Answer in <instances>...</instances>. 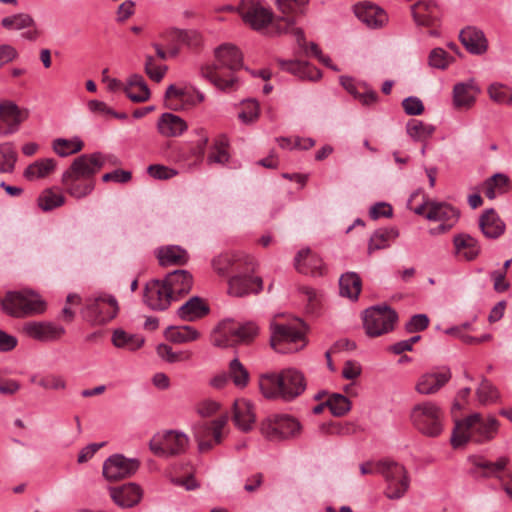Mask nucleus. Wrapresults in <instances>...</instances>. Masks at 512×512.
<instances>
[{"instance_id":"37998d69","label":"nucleus","mask_w":512,"mask_h":512,"mask_svg":"<svg viewBox=\"0 0 512 512\" xmlns=\"http://www.w3.org/2000/svg\"><path fill=\"white\" fill-rule=\"evenodd\" d=\"M399 232L395 228L377 229L369 240L368 253L371 254L376 250L385 249L389 246V241L396 239Z\"/></svg>"},{"instance_id":"2f4dec72","label":"nucleus","mask_w":512,"mask_h":512,"mask_svg":"<svg viewBox=\"0 0 512 512\" xmlns=\"http://www.w3.org/2000/svg\"><path fill=\"white\" fill-rule=\"evenodd\" d=\"M483 235L489 239L500 237L505 231V223L493 209H487L479 219Z\"/></svg>"},{"instance_id":"aec40b11","label":"nucleus","mask_w":512,"mask_h":512,"mask_svg":"<svg viewBox=\"0 0 512 512\" xmlns=\"http://www.w3.org/2000/svg\"><path fill=\"white\" fill-rule=\"evenodd\" d=\"M451 376V371L447 367L432 370L419 377L415 389L422 395L435 394L449 382Z\"/></svg>"},{"instance_id":"412c9836","label":"nucleus","mask_w":512,"mask_h":512,"mask_svg":"<svg viewBox=\"0 0 512 512\" xmlns=\"http://www.w3.org/2000/svg\"><path fill=\"white\" fill-rule=\"evenodd\" d=\"M173 297L165 281L152 280L144 289V302L153 310H165L169 307Z\"/></svg>"},{"instance_id":"5701e85b","label":"nucleus","mask_w":512,"mask_h":512,"mask_svg":"<svg viewBox=\"0 0 512 512\" xmlns=\"http://www.w3.org/2000/svg\"><path fill=\"white\" fill-rule=\"evenodd\" d=\"M469 461L472 463V468L470 469V474L473 477H483V478H491V477H499V474L505 470L509 463V459L505 456L499 457L496 461H489L480 456H473L469 458Z\"/></svg>"},{"instance_id":"f3484780","label":"nucleus","mask_w":512,"mask_h":512,"mask_svg":"<svg viewBox=\"0 0 512 512\" xmlns=\"http://www.w3.org/2000/svg\"><path fill=\"white\" fill-rule=\"evenodd\" d=\"M28 115L27 110L20 109L12 101L0 102V136H8L17 132Z\"/></svg>"},{"instance_id":"6ab92c4d","label":"nucleus","mask_w":512,"mask_h":512,"mask_svg":"<svg viewBox=\"0 0 512 512\" xmlns=\"http://www.w3.org/2000/svg\"><path fill=\"white\" fill-rule=\"evenodd\" d=\"M429 220L441 222L434 230L436 233H445L450 230L458 221V211L447 203L431 202L428 204Z\"/></svg>"},{"instance_id":"ddd939ff","label":"nucleus","mask_w":512,"mask_h":512,"mask_svg":"<svg viewBox=\"0 0 512 512\" xmlns=\"http://www.w3.org/2000/svg\"><path fill=\"white\" fill-rule=\"evenodd\" d=\"M211 265L213 270L220 276H226L232 270L253 271L255 261L254 258L243 252H224L215 256Z\"/></svg>"},{"instance_id":"8fccbe9b","label":"nucleus","mask_w":512,"mask_h":512,"mask_svg":"<svg viewBox=\"0 0 512 512\" xmlns=\"http://www.w3.org/2000/svg\"><path fill=\"white\" fill-rule=\"evenodd\" d=\"M476 396L481 405H490L499 399L500 394L497 388L484 378L476 389Z\"/></svg>"},{"instance_id":"c03bdc74","label":"nucleus","mask_w":512,"mask_h":512,"mask_svg":"<svg viewBox=\"0 0 512 512\" xmlns=\"http://www.w3.org/2000/svg\"><path fill=\"white\" fill-rule=\"evenodd\" d=\"M166 338L174 343H187L197 340L200 333L191 326H171L166 329Z\"/></svg>"},{"instance_id":"0e129e2a","label":"nucleus","mask_w":512,"mask_h":512,"mask_svg":"<svg viewBox=\"0 0 512 512\" xmlns=\"http://www.w3.org/2000/svg\"><path fill=\"white\" fill-rule=\"evenodd\" d=\"M402 106L406 114L415 116L420 115L424 111L422 101L417 97H407L402 101Z\"/></svg>"},{"instance_id":"a19ab883","label":"nucleus","mask_w":512,"mask_h":512,"mask_svg":"<svg viewBox=\"0 0 512 512\" xmlns=\"http://www.w3.org/2000/svg\"><path fill=\"white\" fill-rule=\"evenodd\" d=\"M308 0H277L278 9L285 16L279 21L283 22L288 28L294 25V16L303 12Z\"/></svg>"},{"instance_id":"1a4fd4ad","label":"nucleus","mask_w":512,"mask_h":512,"mask_svg":"<svg viewBox=\"0 0 512 512\" xmlns=\"http://www.w3.org/2000/svg\"><path fill=\"white\" fill-rule=\"evenodd\" d=\"M398 315L387 305H377L364 311L363 326L369 337H379L394 329Z\"/></svg>"},{"instance_id":"864d4df0","label":"nucleus","mask_w":512,"mask_h":512,"mask_svg":"<svg viewBox=\"0 0 512 512\" xmlns=\"http://www.w3.org/2000/svg\"><path fill=\"white\" fill-rule=\"evenodd\" d=\"M38 206L43 211H50L64 204L65 198L62 194L54 192L52 189H45L38 197Z\"/></svg>"},{"instance_id":"774afa93","label":"nucleus","mask_w":512,"mask_h":512,"mask_svg":"<svg viewBox=\"0 0 512 512\" xmlns=\"http://www.w3.org/2000/svg\"><path fill=\"white\" fill-rule=\"evenodd\" d=\"M429 319L425 314L414 315L406 324V330L410 333L422 331L427 328Z\"/></svg>"},{"instance_id":"4c0bfd02","label":"nucleus","mask_w":512,"mask_h":512,"mask_svg":"<svg viewBox=\"0 0 512 512\" xmlns=\"http://www.w3.org/2000/svg\"><path fill=\"white\" fill-rule=\"evenodd\" d=\"M322 267L321 259L313 254L310 249L300 250L295 257V268L300 272L307 274L309 272H320Z\"/></svg>"},{"instance_id":"39448f33","label":"nucleus","mask_w":512,"mask_h":512,"mask_svg":"<svg viewBox=\"0 0 512 512\" xmlns=\"http://www.w3.org/2000/svg\"><path fill=\"white\" fill-rule=\"evenodd\" d=\"M270 345L279 353H293L306 346L305 326L302 321L270 324Z\"/></svg>"},{"instance_id":"4468645a","label":"nucleus","mask_w":512,"mask_h":512,"mask_svg":"<svg viewBox=\"0 0 512 512\" xmlns=\"http://www.w3.org/2000/svg\"><path fill=\"white\" fill-rule=\"evenodd\" d=\"M86 316L99 324L112 320L118 313L116 299L110 295H99L86 300Z\"/></svg>"},{"instance_id":"bf43d9fd","label":"nucleus","mask_w":512,"mask_h":512,"mask_svg":"<svg viewBox=\"0 0 512 512\" xmlns=\"http://www.w3.org/2000/svg\"><path fill=\"white\" fill-rule=\"evenodd\" d=\"M429 65L437 69H446L453 58L442 48H434L428 57Z\"/></svg>"},{"instance_id":"473e14b6","label":"nucleus","mask_w":512,"mask_h":512,"mask_svg":"<svg viewBox=\"0 0 512 512\" xmlns=\"http://www.w3.org/2000/svg\"><path fill=\"white\" fill-rule=\"evenodd\" d=\"M158 132L164 137H178L187 130V123L172 113H163L157 123Z\"/></svg>"},{"instance_id":"4d7b16f0","label":"nucleus","mask_w":512,"mask_h":512,"mask_svg":"<svg viewBox=\"0 0 512 512\" xmlns=\"http://www.w3.org/2000/svg\"><path fill=\"white\" fill-rule=\"evenodd\" d=\"M489 97L496 103L508 104L512 102V91L501 83H492L488 87Z\"/></svg>"},{"instance_id":"423d86ee","label":"nucleus","mask_w":512,"mask_h":512,"mask_svg":"<svg viewBox=\"0 0 512 512\" xmlns=\"http://www.w3.org/2000/svg\"><path fill=\"white\" fill-rule=\"evenodd\" d=\"M410 420L421 434L434 438L443 431L444 412L436 403L423 401L413 406Z\"/></svg>"},{"instance_id":"3c124183","label":"nucleus","mask_w":512,"mask_h":512,"mask_svg":"<svg viewBox=\"0 0 512 512\" xmlns=\"http://www.w3.org/2000/svg\"><path fill=\"white\" fill-rule=\"evenodd\" d=\"M1 25L8 30H22L34 26V19L27 13L4 17Z\"/></svg>"},{"instance_id":"6e6552de","label":"nucleus","mask_w":512,"mask_h":512,"mask_svg":"<svg viewBox=\"0 0 512 512\" xmlns=\"http://www.w3.org/2000/svg\"><path fill=\"white\" fill-rule=\"evenodd\" d=\"M1 308L3 312L12 317H23L43 312L45 303L33 293L9 291L1 301Z\"/></svg>"},{"instance_id":"72a5a7b5","label":"nucleus","mask_w":512,"mask_h":512,"mask_svg":"<svg viewBox=\"0 0 512 512\" xmlns=\"http://www.w3.org/2000/svg\"><path fill=\"white\" fill-rule=\"evenodd\" d=\"M208 313V305L197 296L190 298L177 311L179 318L184 321H195L204 317Z\"/></svg>"},{"instance_id":"5fc2aeb1","label":"nucleus","mask_w":512,"mask_h":512,"mask_svg":"<svg viewBox=\"0 0 512 512\" xmlns=\"http://www.w3.org/2000/svg\"><path fill=\"white\" fill-rule=\"evenodd\" d=\"M508 178L504 174H495L483 183V191L486 197L494 199L497 193L504 192Z\"/></svg>"},{"instance_id":"49530a36","label":"nucleus","mask_w":512,"mask_h":512,"mask_svg":"<svg viewBox=\"0 0 512 512\" xmlns=\"http://www.w3.org/2000/svg\"><path fill=\"white\" fill-rule=\"evenodd\" d=\"M84 147L83 141L79 137L71 139L57 138L52 143L53 151L60 157H67L80 152Z\"/></svg>"},{"instance_id":"a878e982","label":"nucleus","mask_w":512,"mask_h":512,"mask_svg":"<svg viewBox=\"0 0 512 512\" xmlns=\"http://www.w3.org/2000/svg\"><path fill=\"white\" fill-rule=\"evenodd\" d=\"M113 501L122 508H130L138 504L142 498V490L135 483H127L119 487L110 488Z\"/></svg>"},{"instance_id":"bb28decb","label":"nucleus","mask_w":512,"mask_h":512,"mask_svg":"<svg viewBox=\"0 0 512 512\" xmlns=\"http://www.w3.org/2000/svg\"><path fill=\"white\" fill-rule=\"evenodd\" d=\"M164 281L173 300H177L179 297L188 294L193 285L192 275L186 270H175L169 273Z\"/></svg>"},{"instance_id":"c9c22d12","label":"nucleus","mask_w":512,"mask_h":512,"mask_svg":"<svg viewBox=\"0 0 512 512\" xmlns=\"http://www.w3.org/2000/svg\"><path fill=\"white\" fill-rule=\"evenodd\" d=\"M282 70L287 71L301 79L316 81L321 78V72L307 62L280 61Z\"/></svg>"},{"instance_id":"f704fd0d","label":"nucleus","mask_w":512,"mask_h":512,"mask_svg":"<svg viewBox=\"0 0 512 512\" xmlns=\"http://www.w3.org/2000/svg\"><path fill=\"white\" fill-rule=\"evenodd\" d=\"M124 92L131 101L136 103L145 102L150 97L148 85L143 76L139 74H133L129 77Z\"/></svg>"},{"instance_id":"69168bd1","label":"nucleus","mask_w":512,"mask_h":512,"mask_svg":"<svg viewBox=\"0 0 512 512\" xmlns=\"http://www.w3.org/2000/svg\"><path fill=\"white\" fill-rule=\"evenodd\" d=\"M355 98L359 99V101L363 105L370 106L377 102L378 95L373 89L369 88L366 84H362Z\"/></svg>"},{"instance_id":"9b49d317","label":"nucleus","mask_w":512,"mask_h":512,"mask_svg":"<svg viewBox=\"0 0 512 512\" xmlns=\"http://www.w3.org/2000/svg\"><path fill=\"white\" fill-rule=\"evenodd\" d=\"M189 444L186 434L176 430L156 433L149 442V448L158 457H172L183 454Z\"/></svg>"},{"instance_id":"a18cd8bd","label":"nucleus","mask_w":512,"mask_h":512,"mask_svg":"<svg viewBox=\"0 0 512 512\" xmlns=\"http://www.w3.org/2000/svg\"><path fill=\"white\" fill-rule=\"evenodd\" d=\"M56 161L46 158L30 164L24 171V177L30 181L48 176L54 171Z\"/></svg>"},{"instance_id":"0eeeda50","label":"nucleus","mask_w":512,"mask_h":512,"mask_svg":"<svg viewBox=\"0 0 512 512\" xmlns=\"http://www.w3.org/2000/svg\"><path fill=\"white\" fill-rule=\"evenodd\" d=\"M378 474L382 475L386 482L384 494L387 498L397 500L408 491L410 477L402 464L388 459L378 461Z\"/></svg>"},{"instance_id":"b1692460","label":"nucleus","mask_w":512,"mask_h":512,"mask_svg":"<svg viewBox=\"0 0 512 512\" xmlns=\"http://www.w3.org/2000/svg\"><path fill=\"white\" fill-rule=\"evenodd\" d=\"M24 333L37 341L50 342L60 339L65 334V329L52 322H29L23 327Z\"/></svg>"},{"instance_id":"338daca9","label":"nucleus","mask_w":512,"mask_h":512,"mask_svg":"<svg viewBox=\"0 0 512 512\" xmlns=\"http://www.w3.org/2000/svg\"><path fill=\"white\" fill-rule=\"evenodd\" d=\"M38 385L44 389L63 390L66 387V382L62 377L48 375L40 378Z\"/></svg>"},{"instance_id":"ea45409f","label":"nucleus","mask_w":512,"mask_h":512,"mask_svg":"<svg viewBox=\"0 0 512 512\" xmlns=\"http://www.w3.org/2000/svg\"><path fill=\"white\" fill-rule=\"evenodd\" d=\"M454 245L457 253L461 254L468 261L474 260L480 253L478 241L467 234L455 236Z\"/></svg>"},{"instance_id":"09e8293b","label":"nucleus","mask_w":512,"mask_h":512,"mask_svg":"<svg viewBox=\"0 0 512 512\" xmlns=\"http://www.w3.org/2000/svg\"><path fill=\"white\" fill-rule=\"evenodd\" d=\"M17 161V153L12 143L0 144V173H12Z\"/></svg>"},{"instance_id":"79ce46f5","label":"nucleus","mask_w":512,"mask_h":512,"mask_svg":"<svg viewBox=\"0 0 512 512\" xmlns=\"http://www.w3.org/2000/svg\"><path fill=\"white\" fill-rule=\"evenodd\" d=\"M112 343L117 348L135 351L143 345L144 338L137 334H129L123 329H116L112 334Z\"/></svg>"},{"instance_id":"f8f14e48","label":"nucleus","mask_w":512,"mask_h":512,"mask_svg":"<svg viewBox=\"0 0 512 512\" xmlns=\"http://www.w3.org/2000/svg\"><path fill=\"white\" fill-rule=\"evenodd\" d=\"M260 431L270 441H281L298 436L301 424L289 415H275L262 421Z\"/></svg>"},{"instance_id":"dca6fc26","label":"nucleus","mask_w":512,"mask_h":512,"mask_svg":"<svg viewBox=\"0 0 512 512\" xmlns=\"http://www.w3.org/2000/svg\"><path fill=\"white\" fill-rule=\"evenodd\" d=\"M227 421V416H221L211 423H202L194 427V435L200 452L209 451L214 444L221 443L222 430Z\"/></svg>"},{"instance_id":"20e7f679","label":"nucleus","mask_w":512,"mask_h":512,"mask_svg":"<svg viewBox=\"0 0 512 512\" xmlns=\"http://www.w3.org/2000/svg\"><path fill=\"white\" fill-rule=\"evenodd\" d=\"M260 388L266 398H282L290 401L305 391L306 381L302 372L294 368H288L279 374L264 377L260 383Z\"/></svg>"},{"instance_id":"de8ad7c7","label":"nucleus","mask_w":512,"mask_h":512,"mask_svg":"<svg viewBox=\"0 0 512 512\" xmlns=\"http://www.w3.org/2000/svg\"><path fill=\"white\" fill-rule=\"evenodd\" d=\"M406 130L414 141L424 142L432 136L435 127L420 120L411 119L406 125Z\"/></svg>"},{"instance_id":"f257e3e1","label":"nucleus","mask_w":512,"mask_h":512,"mask_svg":"<svg viewBox=\"0 0 512 512\" xmlns=\"http://www.w3.org/2000/svg\"><path fill=\"white\" fill-rule=\"evenodd\" d=\"M105 158L100 152L83 154L73 160L62 175V184L69 195L81 199L94 190L95 175L101 170Z\"/></svg>"},{"instance_id":"052dcab7","label":"nucleus","mask_w":512,"mask_h":512,"mask_svg":"<svg viewBox=\"0 0 512 512\" xmlns=\"http://www.w3.org/2000/svg\"><path fill=\"white\" fill-rule=\"evenodd\" d=\"M185 92L183 89L170 85L165 93V104L169 109L177 110L179 108V102L183 100Z\"/></svg>"},{"instance_id":"58836bf2","label":"nucleus","mask_w":512,"mask_h":512,"mask_svg":"<svg viewBox=\"0 0 512 512\" xmlns=\"http://www.w3.org/2000/svg\"><path fill=\"white\" fill-rule=\"evenodd\" d=\"M340 295L351 300H357L361 292L362 282L355 272H347L339 279Z\"/></svg>"},{"instance_id":"e433bc0d","label":"nucleus","mask_w":512,"mask_h":512,"mask_svg":"<svg viewBox=\"0 0 512 512\" xmlns=\"http://www.w3.org/2000/svg\"><path fill=\"white\" fill-rule=\"evenodd\" d=\"M160 265H184L188 261V253L180 246L162 247L157 252Z\"/></svg>"},{"instance_id":"680f3d73","label":"nucleus","mask_w":512,"mask_h":512,"mask_svg":"<svg viewBox=\"0 0 512 512\" xmlns=\"http://www.w3.org/2000/svg\"><path fill=\"white\" fill-rule=\"evenodd\" d=\"M229 160V154L226 149V144L223 142H217L212 152L208 156L209 163L225 164Z\"/></svg>"},{"instance_id":"f03ea898","label":"nucleus","mask_w":512,"mask_h":512,"mask_svg":"<svg viewBox=\"0 0 512 512\" xmlns=\"http://www.w3.org/2000/svg\"><path fill=\"white\" fill-rule=\"evenodd\" d=\"M215 62L201 68V74L222 91L233 89L237 83L235 73L243 66V56L233 44L225 43L214 51Z\"/></svg>"},{"instance_id":"13d9d810","label":"nucleus","mask_w":512,"mask_h":512,"mask_svg":"<svg viewBox=\"0 0 512 512\" xmlns=\"http://www.w3.org/2000/svg\"><path fill=\"white\" fill-rule=\"evenodd\" d=\"M167 69L166 65H156L153 56H145L144 71L151 80L157 83L160 82L164 78Z\"/></svg>"},{"instance_id":"cd10ccee","label":"nucleus","mask_w":512,"mask_h":512,"mask_svg":"<svg viewBox=\"0 0 512 512\" xmlns=\"http://www.w3.org/2000/svg\"><path fill=\"white\" fill-rule=\"evenodd\" d=\"M459 37L463 46L472 54L481 55L488 49V41L483 31L476 27L464 28Z\"/></svg>"},{"instance_id":"6e6d98bb","label":"nucleus","mask_w":512,"mask_h":512,"mask_svg":"<svg viewBox=\"0 0 512 512\" xmlns=\"http://www.w3.org/2000/svg\"><path fill=\"white\" fill-rule=\"evenodd\" d=\"M229 378L240 388L248 384L249 373L237 358L233 359L229 364Z\"/></svg>"},{"instance_id":"e2e57ef3","label":"nucleus","mask_w":512,"mask_h":512,"mask_svg":"<svg viewBox=\"0 0 512 512\" xmlns=\"http://www.w3.org/2000/svg\"><path fill=\"white\" fill-rule=\"evenodd\" d=\"M244 110L239 114V118L245 122H252L258 118L259 115V105L258 102L254 99L247 100L244 102Z\"/></svg>"},{"instance_id":"2eb2a0df","label":"nucleus","mask_w":512,"mask_h":512,"mask_svg":"<svg viewBox=\"0 0 512 512\" xmlns=\"http://www.w3.org/2000/svg\"><path fill=\"white\" fill-rule=\"evenodd\" d=\"M238 12L245 24L260 30L272 21V12L261 0H242Z\"/></svg>"},{"instance_id":"9d476101","label":"nucleus","mask_w":512,"mask_h":512,"mask_svg":"<svg viewBox=\"0 0 512 512\" xmlns=\"http://www.w3.org/2000/svg\"><path fill=\"white\" fill-rule=\"evenodd\" d=\"M217 333L219 337L214 338V345L226 347L251 342L258 334V327L253 322L236 324L225 320L218 326Z\"/></svg>"},{"instance_id":"c85d7f7f","label":"nucleus","mask_w":512,"mask_h":512,"mask_svg":"<svg viewBox=\"0 0 512 512\" xmlns=\"http://www.w3.org/2000/svg\"><path fill=\"white\" fill-rule=\"evenodd\" d=\"M355 14L359 20H361L370 28L380 27L387 20L383 9L368 1H365L361 5L356 6Z\"/></svg>"},{"instance_id":"a211bd4d","label":"nucleus","mask_w":512,"mask_h":512,"mask_svg":"<svg viewBox=\"0 0 512 512\" xmlns=\"http://www.w3.org/2000/svg\"><path fill=\"white\" fill-rule=\"evenodd\" d=\"M139 468L136 459H128L123 455H113L103 464V476L108 481H117L133 475Z\"/></svg>"},{"instance_id":"603ef678","label":"nucleus","mask_w":512,"mask_h":512,"mask_svg":"<svg viewBox=\"0 0 512 512\" xmlns=\"http://www.w3.org/2000/svg\"><path fill=\"white\" fill-rule=\"evenodd\" d=\"M326 404L332 415L336 417L344 416L351 409L350 400L346 396L339 393L331 394L327 398Z\"/></svg>"},{"instance_id":"393cba45","label":"nucleus","mask_w":512,"mask_h":512,"mask_svg":"<svg viewBox=\"0 0 512 512\" xmlns=\"http://www.w3.org/2000/svg\"><path fill=\"white\" fill-rule=\"evenodd\" d=\"M233 421L235 426L243 432L253 429L256 414L254 405L246 399H237L233 404Z\"/></svg>"},{"instance_id":"7c9ffc66","label":"nucleus","mask_w":512,"mask_h":512,"mask_svg":"<svg viewBox=\"0 0 512 512\" xmlns=\"http://www.w3.org/2000/svg\"><path fill=\"white\" fill-rule=\"evenodd\" d=\"M480 92L474 80L457 83L453 89V102L457 108H469Z\"/></svg>"},{"instance_id":"7ed1b4c3","label":"nucleus","mask_w":512,"mask_h":512,"mask_svg":"<svg viewBox=\"0 0 512 512\" xmlns=\"http://www.w3.org/2000/svg\"><path fill=\"white\" fill-rule=\"evenodd\" d=\"M455 426L451 436V444L459 448L469 441L484 443L492 440L499 423L494 417H483L480 413H473L462 420L454 419Z\"/></svg>"},{"instance_id":"c756f323","label":"nucleus","mask_w":512,"mask_h":512,"mask_svg":"<svg viewBox=\"0 0 512 512\" xmlns=\"http://www.w3.org/2000/svg\"><path fill=\"white\" fill-rule=\"evenodd\" d=\"M412 15L418 25L429 26L439 19L440 11L431 0L418 1L412 7Z\"/></svg>"},{"instance_id":"4be33fe9","label":"nucleus","mask_w":512,"mask_h":512,"mask_svg":"<svg viewBox=\"0 0 512 512\" xmlns=\"http://www.w3.org/2000/svg\"><path fill=\"white\" fill-rule=\"evenodd\" d=\"M245 273H238L228 280V293L231 296L243 297L250 293L257 294L263 289L260 277H253Z\"/></svg>"}]
</instances>
